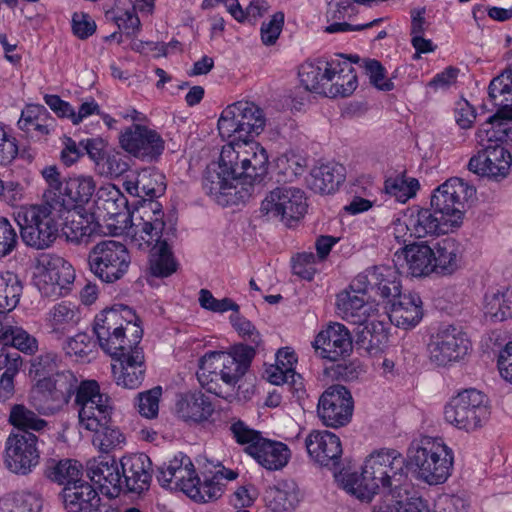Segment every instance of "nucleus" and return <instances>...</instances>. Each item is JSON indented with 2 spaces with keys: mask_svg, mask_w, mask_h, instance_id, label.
<instances>
[{
  "mask_svg": "<svg viewBox=\"0 0 512 512\" xmlns=\"http://www.w3.org/2000/svg\"><path fill=\"white\" fill-rule=\"evenodd\" d=\"M267 166L268 155L262 146L236 150L233 144H226L219 160L206 167L202 186L221 206L245 203L254 192V184L266 174Z\"/></svg>",
  "mask_w": 512,
  "mask_h": 512,
  "instance_id": "f257e3e1",
  "label": "nucleus"
},
{
  "mask_svg": "<svg viewBox=\"0 0 512 512\" xmlns=\"http://www.w3.org/2000/svg\"><path fill=\"white\" fill-rule=\"evenodd\" d=\"M266 118L263 110L250 101H237L228 105L218 119L222 138L233 144L236 150L249 149L258 143H250L264 130Z\"/></svg>",
  "mask_w": 512,
  "mask_h": 512,
  "instance_id": "f03ea898",
  "label": "nucleus"
},
{
  "mask_svg": "<svg viewBox=\"0 0 512 512\" xmlns=\"http://www.w3.org/2000/svg\"><path fill=\"white\" fill-rule=\"evenodd\" d=\"M407 456L418 477L429 485L442 484L451 475L454 454L441 438L423 436L412 441Z\"/></svg>",
  "mask_w": 512,
  "mask_h": 512,
  "instance_id": "7ed1b4c3",
  "label": "nucleus"
},
{
  "mask_svg": "<svg viewBox=\"0 0 512 512\" xmlns=\"http://www.w3.org/2000/svg\"><path fill=\"white\" fill-rule=\"evenodd\" d=\"M134 240L143 241L151 246L149 270L155 277H168L177 270V262L173 257L171 246L176 238V228L166 227L163 219H144L136 223Z\"/></svg>",
  "mask_w": 512,
  "mask_h": 512,
  "instance_id": "20e7f679",
  "label": "nucleus"
},
{
  "mask_svg": "<svg viewBox=\"0 0 512 512\" xmlns=\"http://www.w3.org/2000/svg\"><path fill=\"white\" fill-rule=\"evenodd\" d=\"M17 222L22 241L37 250L49 248L57 239L61 226L56 206L50 202L23 208L18 213Z\"/></svg>",
  "mask_w": 512,
  "mask_h": 512,
  "instance_id": "39448f33",
  "label": "nucleus"
},
{
  "mask_svg": "<svg viewBox=\"0 0 512 512\" xmlns=\"http://www.w3.org/2000/svg\"><path fill=\"white\" fill-rule=\"evenodd\" d=\"M93 332L99 346L109 355L116 354L118 351L131 350V347L139 345L143 336L140 325L124 327L121 315L111 308L96 315Z\"/></svg>",
  "mask_w": 512,
  "mask_h": 512,
  "instance_id": "423d86ee",
  "label": "nucleus"
},
{
  "mask_svg": "<svg viewBox=\"0 0 512 512\" xmlns=\"http://www.w3.org/2000/svg\"><path fill=\"white\" fill-rule=\"evenodd\" d=\"M444 416L458 429L474 431L482 427L490 416L488 398L475 388L465 389L446 404Z\"/></svg>",
  "mask_w": 512,
  "mask_h": 512,
  "instance_id": "0eeeda50",
  "label": "nucleus"
},
{
  "mask_svg": "<svg viewBox=\"0 0 512 512\" xmlns=\"http://www.w3.org/2000/svg\"><path fill=\"white\" fill-rule=\"evenodd\" d=\"M82 382L71 371L55 373L52 377L39 378L33 390V405L39 414L52 415L67 404L72 395L77 397Z\"/></svg>",
  "mask_w": 512,
  "mask_h": 512,
  "instance_id": "6e6552de",
  "label": "nucleus"
},
{
  "mask_svg": "<svg viewBox=\"0 0 512 512\" xmlns=\"http://www.w3.org/2000/svg\"><path fill=\"white\" fill-rule=\"evenodd\" d=\"M88 264L90 271L102 282L114 283L128 272L131 256L122 242L102 240L89 251Z\"/></svg>",
  "mask_w": 512,
  "mask_h": 512,
  "instance_id": "1a4fd4ad",
  "label": "nucleus"
},
{
  "mask_svg": "<svg viewBox=\"0 0 512 512\" xmlns=\"http://www.w3.org/2000/svg\"><path fill=\"white\" fill-rule=\"evenodd\" d=\"M165 176L155 170L144 169L135 177L127 179L123 186L128 194L137 198L134 203L139 222L144 219H163L162 205L155 198L164 194Z\"/></svg>",
  "mask_w": 512,
  "mask_h": 512,
  "instance_id": "9d476101",
  "label": "nucleus"
},
{
  "mask_svg": "<svg viewBox=\"0 0 512 512\" xmlns=\"http://www.w3.org/2000/svg\"><path fill=\"white\" fill-rule=\"evenodd\" d=\"M75 405L78 409V424L82 429L93 432L112 420V399L100 392V386L95 380L82 381Z\"/></svg>",
  "mask_w": 512,
  "mask_h": 512,
  "instance_id": "9b49d317",
  "label": "nucleus"
},
{
  "mask_svg": "<svg viewBox=\"0 0 512 512\" xmlns=\"http://www.w3.org/2000/svg\"><path fill=\"white\" fill-rule=\"evenodd\" d=\"M476 193L473 186L461 178L453 177L436 188L431 196V208L438 213L444 222L458 227L463 220L465 202Z\"/></svg>",
  "mask_w": 512,
  "mask_h": 512,
  "instance_id": "f8f14e48",
  "label": "nucleus"
},
{
  "mask_svg": "<svg viewBox=\"0 0 512 512\" xmlns=\"http://www.w3.org/2000/svg\"><path fill=\"white\" fill-rule=\"evenodd\" d=\"M471 343L461 327L442 325L431 336L428 344L430 361L438 366H446L467 355Z\"/></svg>",
  "mask_w": 512,
  "mask_h": 512,
  "instance_id": "ddd939ff",
  "label": "nucleus"
},
{
  "mask_svg": "<svg viewBox=\"0 0 512 512\" xmlns=\"http://www.w3.org/2000/svg\"><path fill=\"white\" fill-rule=\"evenodd\" d=\"M307 210L304 192L296 187L283 186L272 190L261 203L260 211L268 217H280L286 225L301 219Z\"/></svg>",
  "mask_w": 512,
  "mask_h": 512,
  "instance_id": "4468645a",
  "label": "nucleus"
},
{
  "mask_svg": "<svg viewBox=\"0 0 512 512\" xmlns=\"http://www.w3.org/2000/svg\"><path fill=\"white\" fill-rule=\"evenodd\" d=\"M388 458L381 456V451L372 452L365 460L360 475L348 474L344 481L347 492L361 501H371L380 486L384 485V468Z\"/></svg>",
  "mask_w": 512,
  "mask_h": 512,
  "instance_id": "2eb2a0df",
  "label": "nucleus"
},
{
  "mask_svg": "<svg viewBox=\"0 0 512 512\" xmlns=\"http://www.w3.org/2000/svg\"><path fill=\"white\" fill-rule=\"evenodd\" d=\"M38 437L32 432L11 433L5 443L4 463L15 474L27 475L40 459Z\"/></svg>",
  "mask_w": 512,
  "mask_h": 512,
  "instance_id": "dca6fc26",
  "label": "nucleus"
},
{
  "mask_svg": "<svg viewBox=\"0 0 512 512\" xmlns=\"http://www.w3.org/2000/svg\"><path fill=\"white\" fill-rule=\"evenodd\" d=\"M43 270L37 278V287L42 296L58 298L66 295L75 280L72 265L57 255H46L41 261Z\"/></svg>",
  "mask_w": 512,
  "mask_h": 512,
  "instance_id": "f3484780",
  "label": "nucleus"
},
{
  "mask_svg": "<svg viewBox=\"0 0 512 512\" xmlns=\"http://www.w3.org/2000/svg\"><path fill=\"white\" fill-rule=\"evenodd\" d=\"M353 409L351 392L345 386L332 385L320 396L317 414L326 427L340 428L351 421Z\"/></svg>",
  "mask_w": 512,
  "mask_h": 512,
  "instance_id": "a211bd4d",
  "label": "nucleus"
},
{
  "mask_svg": "<svg viewBox=\"0 0 512 512\" xmlns=\"http://www.w3.org/2000/svg\"><path fill=\"white\" fill-rule=\"evenodd\" d=\"M119 143L124 151L142 160H156L164 151V140L160 134L140 124L125 128L119 136Z\"/></svg>",
  "mask_w": 512,
  "mask_h": 512,
  "instance_id": "6ab92c4d",
  "label": "nucleus"
},
{
  "mask_svg": "<svg viewBox=\"0 0 512 512\" xmlns=\"http://www.w3.org/2000/svg\"><path fill=\"white\" fill-rule=\"evenodd\" d=\"M468 162L469 171L481 177L500 182L505 179L512 165L511 153L501 144L485 145Z\"/></svg>",
  "mask_w": 512,
  "mask_h": 512,
  "instance_id": "aec40b11",
  "label": "nucleus"
},
{
  "mask_svg": "<svg viewBox=\"0 0 512 512\" xmlns=\"http://www.w3.org/2000/svg\"><path fill=\"white\" fill-rule=\"evenodd\" d=\"M357 290L375 292L389 303L401 293L400 276L394 267L379 265L367 268L353 279Z\"/></svg>",
  "mask_w": 512,
  "mask_h": 512,
  "instance_id": "412c9836",
  "label": "nucleus"
},
{
  "mask_svg": "<svg viewBox=\"0 0 512 512\" xmlns=\"http://www.w3.org/2000/svg\"><path fill=\"white\" fill-rule=\"evenodd\" d=\"M110 356L113 360L111 368L115 383L126 389L139 388L146 372L144 354L139 345Z\"/></svg>",
  "mask_w": 512,
  "mask_h": 512,
  "instance_id": "4be33fe9",
  "label": "nucleus"
},
{
  "mask_svg": "<svg viewBox=\"0 0 512 512\" xmlns=\"http://www.w3.org/2000/svg\"><path fill=\"white\" fill-rule=\"evenodd\" d=\"M305 446L315 463L329 469L339 468L343 450L336 434L327 430H313L306 437Z\"/></svg>",
  "mask_w": 512,
  "mask_h": 512,
  "instance_id": "5701e85b",
  "label": "nucleus"
},
{
  "mask_svg": "<svg viewBox=\"0 0 512 512\" xmlns=\"http://www.w3.org/2000/svg\"><path fill=\"white\" fill-rule=\"evenodd\" d=\"M433 209L420 208L414 206L407 210L405 214V221L403 223L395 224V237L400 238L398 233L405 229L410 232V236L415 238H424L426 236L438 235L445 233V228L448 223L444 222L441 216H437Z\"/></svg>",
  "mask_w": 512,
  "mask_h": 512,
  "instance_id": "b1692460",
  "label": "nucleus"
},
{
  "mask_svg": "<svg viewBox=\"0 0 512 512\" xmlns=\"http://www.w3.org/2000/svg\"><path fill=\"white\" fill-rule=\"evenodd\" d=\"M312 346L318 356L333 362L349 355L353 349L350 332L341 323H333L320 331Z\"/></svg>",
  "mask_w": 512,
  "mask_h": 512,
  "instance_id": "393cba45",
  "label": "nucleus"
},
{
  "mask_svg": "<svg viewBox=\"0 0 512 512\" xmlns=\"http://www.w3.org/2000/svg\"><path fill=\"white\" fill-rule=\"evenodd\" d=\"M121 476L129 492L142 493L149 489L152 478V462L144 454L124 456L120 460Z\"/></svg>",
  "mask_w": 512,
  "mask_h": 512,
  "instance_id": "a878e982",
  "label": "nucleus"
},
{
  "mask_svg": "<svg viewBox=\"0 0 512 512\" xmlns=\"http://www.w3.org/2000/svg\"><path fill=\"white\" fill-rule=\"evenodd\" d=\"M96 189V183L92 176H73L64 182V187L55 199V206L70 211L82 208L87 204Z\"/></svg>",
  "mask_w": 512,
  "mask_h": 512,
  "instance_id": "bb28decb",
  "label": "nucleus"
},
{
  "mask_svg": "<svg viewBox=\"0 0 512 512\" xmlns=\"http://www.w3.org/2000/svg\"><path fill=\"white\" fill-rule=\"evenodd\" d=\"M389 304V319L399 328H414L423 317L422 300L416 293L401 292Z\"/></svg>",
  "mask_w": 512,
  "mask_h": 512,
  "instance_id": "cd10ccee",
  "label": "nucleus"
},
{
  "mask_svg": "<svg viewBox=\"0 0 512 512\" xmlns=\"http://www.w3.org/2000/svg\"><path fill=\"white\" fill-rule=\"evenodd\" d=\"M499 105V110L489 116L477 130L476 137L481 146L501 144L510 138L509 121L512 120V106L503 102Z\"/></svg>",
  "mask_w": 512,
  "mask_h": 512,
  "instance_id": "c85d7f7f",
  "label": "nucleus"
},
{
  "mask_svg": "<svg viewBox=\"0 0 512 512\" xmlns=\"http://www.w3.org/2000/svg\"><path fill=\"white\" fill-rule=\"evenodd\" d=\"M339 61L305 62L299 67L298 76L305 90L327 95L330 82L335 79Z\"/></svg>",
  "mask_w": 512,
  "mask_h": 512,
  "instance_id": "c756f323",
  "label": "nucleus"
},
{
  "mask_svg": "<svg viewBox=\"0 0 512 512\" xmlns=\"http://www.w3.org/2000/svg\"><path fill=\"white\" fill-rule=\"evenodd\" d=\"M381 456L388 458L387 466L384 468L383 488L389 489L393 498H402V495H409L408 477L405 472V457L395 449H380Z\"/></svg>",
  "mask_w": 512,
  "mask_h": 512,
  "instance_id": "7c9ffc66",
  "label": "nucleus"
},
{
  "mask_svg": "<svg viewBox=\"0 0 512 512\" xmlns=\"http://www.w3.org/2000/svg\"><path fill=\"white\" fill-rule=\"evenodd\" d=\"M381 456L388 458L387 466L384 468L383 488L389 489L393 498H402V495H409L408 477L405 472V457L395 449H380Z\"/></svg>",
  "mask_w": 512,
  "mask_h": 512,
  "instance_id": "2f4dec72",
  "label": "nucleus"
},
{
  "mask_svg": "<svg viewBox=\"0 0 512 512\" xmlns=\"http://www.w3.org/2000/svg\"><path fill=\"white\" fill-rule=\"evenodd\" d=\"M98 209L106 211L108 220L116 221L117 223L131 222L132 235L134 236L135 224L139 223V214L136 210L129 214L127 208V199L122 195L119 189L114 185L103 187L99 190Z\"/></svg>",
  "mask_w": 512,
  "mask_h": 512,
  "instance_id": "473e14b6",
  "label": "nucleus"
},
{
  "mask_svg": "<svg viewBox=\"0 0 512 512\" xmlns=\"http://www.w3.org/2000/svg\"><path fill=\"white\" fill-rule=\"evenodd\" d=\"M87 475L92 482L99 485L102 493L111 497L120 493L123 481L114 458L110 462L101 458L89 461Z\"/></svg>",
  "mask_w": 512,
  "mask_h": 512,
  "instance_id": "72a5a7b5",
  "label": "nucleus"
},
{
  "mask_svg": "<svg viewBox=\"0 0 512 512\" xmlns=\"http://www.w3.org/2000/svg\"><path fill=\"white\" fill-rule=\"evenodd\" d=\"M368 292V290H357L353 287L352 281L349 289L337 295V310L344 320L360 326L367 320L371 310V306L365 300Z\"/></svg>",
  "mask_w": 512,
  "mask_h": 512,
  "instance_id": "f704fd0d",
  "label": "nucleus"
},
{
  "mask_svg": "<svg viewBox=\"0 0 512 512\" xmlns=\"http://www.w3.org/2000/svg\"><path fill=\"white\" fill-rule=\"evenodd\" d=\"M228 363L230 362L225 360V351H210L200 358L197 379L209 393L223 397L219 381H222L223 368Z\"/></svg>",
  "mask_w": 512,
  "mask_h": 512,
  "instance_id": "c9c22d12",
  "label": "nucleus"
},
{
  "mask_svg": "<svg viewBox=\"0 0 512 512\" xmlns=\"http://www.w3.org/2000/svg\"><path fill=\"white\" fill-rule=\"evenodd\" d=\"M61 496L67 512H101L98 492L87 482L64 487Z\"/></svg>",
  "mask_w": 512,
  "mask_h": 512,
  "instance_id": "e433bc0d",
  "label": "nucleus"
},
{
  "mask_svg": "<svg viewBox=\"0 0 512 512\" xmlns=\"http://www.w3.org/2000/svg\"><path fill=\"white\" fill-rule=\"evenodd\" d=\"M435 272L441 275H452L463 265L464 247L452 237L436 242L433 247Z\"/></svg>",
  "mask_w": 512,
  "mask_h": 512,
  "instance_id": "4c0bfd02",
  "label": "nucleus"
},
{
  "mask_svg": "<svg viewBox=\"0 0 512 512\" xmlns=\"http://www.w3.org/2000/svg\"><path fill=\"white\" fill-rule=\"evenodd\" d=\"M255 355L256 351L252 345L240 343L232 346L228 352H225V360L228 358L231 363L223 368L222 382L229 387H234L249 369Z\"/></svg>",
  "mask_w": 512,
  "mask_h": 512,
  "instance_id": "58836bf2",
  "label": "nucleus"
},
{
  "mask_svg": "<svg viewBox=\"0 0 512 512\" xmlns=\"http://www.w3.org/2000/svg\"><path fill=\"white\" fill-rule=\"evenodd\" d=\"M482 310L492 322L512 318V290L505 285L489 287L483 296Z\"/></svg>",
  "mask_w": 512,
  "mask_h": 512,
  "instance_id": "ea45409f",
  "label": "nucleus"
},
{
  "mask_svg": "<svg viewBox=\"0 0 512 512\" xmlns=\"http://www.w3.org/2000/svg\"><path fill=\"white\" fill-rule=\"evenodd\" d=\"M252 456L258 464L269 471L281 470L291 457L288 446L280 441L262 438L258 445L252 446Z\"/></svg>",
  "mask_w": 512,
  "mask_h": 512,
  "instance_id": "a19ab883",
  "label": "nucleus"
},
{
  "mask_svg": "<svg viewBox=\"0 0 512 512\" xmlns=\"http://www.w3.org/2000/svg\"><path fill=\"white\" fill-rule=\"evenodd\" d=\"M55 120L43 105H27L21 112L18 128L31 137L41 138L54 129Z\"/></svg>",
  "mask_w": 512,
  "mask_h": 512,
  "instance_id": "79ce46f5",
  "label": "nucleus"
},
{
  "mask_svg": "<svg viewBox=\"0 0 512 512\" xmlns=\"http://www.w3.org/2000/svg\"><path fill=\"white\" fill-rule=\"evenodd\" d=\"M355 344L358 349H362L370 355L378 354L383 350L388 342V328L382 321L368 319L360 324H356Z\"/></svg>",
  "mask_w": 512,
  "mask_h": 512,
  "instance_id": "37998d69",
  "label": "nucleus"
},
{
  "mask_svg": "<svg viewBox=\"0 0 512 512\" xmlns=\"http://www.w3.org/2000/svg\"><path fill=\"white\" fill-rule=\"evenodd\" d=\"M176 412L186 422L203 423L211 419L214 406L208 396L202 392H195L177 402Z\"/></svg>",
  "mask_w": 512,
  "mask_h": 512,
  "instance_id": "c03bdc74",
  "label": "nucleus"
},
{
  "mask_svg": "<svg viewBox=\"0 0 512 512\" xmlns=\"http://www.w3.org/2000/svg\"><path fill=\"white\" fill-rule=\"evenodd\" d=\"M345 180V167L339 163H326L314 167L308 180L312 190L321 194H330L338 189Z\"/></svg>",
  "mask_w": 512,
  "mask_h": 512,
  "instance_id": "a18cd8bd",
  "label": "nucleus"
},
{
  "mask_svg": "<svg viewBox=\"0 0 512 512\" xmlns=\"http://www.w3.org/2000/svg\"><path fill=\"white\" fill-rule=\"evenodd\" d=\"M405 260L410 273L415 277L429 275L435 272V257L433 248L426 242L406 245L403 248Z\"/></svg>",
  "mask_w": 512,
  "mask_h": 512,
  "instance_id": "49530a36",
  "label": "nucleus"
},
{
  "mask_svg": "<svg viewBox=\"0 0 512 512\" xmlns=\"http://www.w3.org/2000/svg\"><path fill=\"white\" fill-rule=\"evenodd\" d=\"M265 501L275 512L291 510L299 502V492L295 483L282 482L266 490Z\"/></svg>",
  "mask_w": 512,
  "mask_h": 512,
  "instance_id": "de8ad7c7",
  "label": "nucleus"
},
{
  "mask_svg": "<svg viewBox=\"0 0 512 512\" xmlns=\"http://www.w3.org/2000/svg\"><path fill=\"white\" fill-rule=\"evenodd\" d=\"M93 433L92 443L102 453L109 454L122 449L126 444L125 435L112 420Z\"/></svg>",
  "mask_w": 512,
  "mask_h": 512,
  "instance_id": "09e8293b",
  "label": "nucleus"
},
{
  "mask_svg": "<svg viewBox=\"0 0 512 512\" xmlns=\"http://www.w3.org/2000/svg\"><path fill=\"white\" fill-rule=\"evenodd\" d=\"M79 322V312L70 302H61L53 306L49 312V325L52 332L64 334Z\"/></svg>",
  "mask_w": 512,
  "mask_h": 512,
  "instance_id": "8fccbe9b",
  "label": "nucleus"
},
{
  "mask_svg": "<svg viewBox=\"0 0 512 512\" xmlns=\"http://www.w3.org/2000/svg\"><path fill=\"white\" fill-rule=\"evenodd\" d=\"M22 284L17 275L6 272L0 274V313L12 311L19 303Z\"/></svg>",
  "mask_w": 512,
  "mask_h": 512,
  "instance_id": "3c124183",
  "label": "nucleus"
},
{
  "mask_svg": "<svg viewBox=\"0 0 512 512\" xmlns=\"http://www.w3.org/2000/svg\"><path fill=\"white\" fill-rule=\"evenodd\" d=\"M9 423L17 428L19 432L43 431L48 422L39 418L32 410L22 404L12 406L9 414Z\"/></svg>",
  "mask_w": 512,
  "mask_h": 512,
  "instance_id": "603ef678",
  "label": "nucleus"
},
{
  "mask_svg": "<svg viewBox=\"0 0 512 512\" xmlns=\"http://www.w3.org/2000/svg\"><path fill=\"white\" fill-rule=\"evenodd\" d=\"M169 473L174 479L175 488H179L185 493L190 483H197L195 481L197 474L191 459L181 452L170 461Z\"/></svg>",
  "mask_w": 512,
  "mask_h": 512,
  "instance_id": "864d4df0",
  "label": "nucleus"
},
{
  "mask_svg": "<svg viewBox=\"0 0 512 512\" xmlns=\"http://www.w3.org/2000/svg\"><path fill=\"white\" fill-rule=\"evenodd\" d=\"M384 188L387 194L395 197L397 201L405 203L416 195L420 184L416 178L406 177L403 173L386 179Z\"/></svg>",
  "mask_w": 512,
  "mask_h": 512,
  "instance_id": "5fc2aeb1",
  "label": "nucleus"
},
{
  "mask_svg": "<svg viewBox=\"0 0 512 512\" xmlns=\"http://www.w3.org/2000/svg\"><path fill=\"white\" fill-rule=\"evenodd\" d=\"M47 475L52 481L63 484L65 487L72 486L81 481L82 465L72 459L60 460L49 469Z\"/></svg>",
  "mask_w": 512,
  "mask_h": 512,
  "instance_id": "6e6d98bb",
  "label": "nucleus"
},
{
  "mask_svg": "<svg viewBox=\"0 0 512 512\" xmlns=\"http://www.w3.org/2000/svg\"><path fill=\"white\" fill-rule=\"evenodd\" d=\"M337 67L336 81L330 84L327 90L329 97L342 96L346 97L351 95L357 88V76L354 74L353 68L346 62Z\"/></svg>",
  "mask_w": 512,
  "mask_h": 512,
  "instance_id": "4d7b16f0",
  "label": "nucleus"
},
{
  "mask_svg": "<svg viewBox=\"0 0 512 512\" xmlns=\"http://www.w3.org/2000/svg\"><path fill=\"white\" fill-rule=\"evenodd\" d=\"M2 501L4 505L11 507V512H39L41 508L39 497L25 490L7 493Z\"/></svg>",
  "mask_w": 512,
  "mask_h": 512,
  "instance_id": "13d9d810",
  "label": "nucleus"
},
{
  "mask_svg": "<svg viewBox=\"0 0 512 512\" xmlns=\"http://www.w3.org/2000/svg\"><path fill=\"white\" fill-rule=\"evenodd\" d=\"M372 512H429L420 498L402 495L389 502L383 501L373 506Z\"/></svg>",
  "mask_w": 512,
  "mask_h": 512,
  "instance_id": "bf43d9fd",
  "label": "nucleus"
},
{
  "mask_svg": "<svg viewBox=\"0 0 512 512\" xmlns=\"http://www.w3.org/2000/svg\"><path fill=\"white\" fill-rule=\"evenodd\" d=\"M101 162H97L99 174L118 177L129 170V157L118 150H108Z\"/></svg>",
  "mask_w": 512,
  "mask_h": 512,
  "instance_id": "052dcab7",
  "label": "nucleus"
},
{
  "mask_svg": "<svg viewBox=\"0 0 512 512\" xmlns=\"http://www.w3.org/2000/svg\"><path fill=\"white\" fill-rule=\"evenodd\" d=\"M1 343L9 346L10 350L16 349L22 352H33L36 348V340L22 329L9 327L1 335Z\"/></svg>",
  "mask_w": 512,
  "mask_h": 512,
  "instance_id": "680f3d73",
  "label": "nucleus"
},
{
  "mask_svg": "<svg viewBox=\"0 0 512 512\" xmlns=\"http://www.w3.org/2000/svg\"><path fill=\"white\" fill-rule=\"evenodd\" d=\"M65 350L69 356L89 361V356L96 351V343L87 333H78L67 341Z\"/></svg>",
  "mask_w": 512,
  "mask_h": 512,
  "instance_id": "e2e57ef3",
  "label": "nucleus"
},
{
  "mask_svg": "<svg viewBox=\"0 0 512 512\" xmlns=\"http://www.w3.org/2000/svg\"><path fill=\"white\" fill-rule=\"evenodd\" d=\"M230 431L238 444L246 446L245 452L249 455L252 453V446L258 445L263 438L259 431L250 428L242 420L232 423Z\"/></svg>",
  "mask_w": 512,
  "mask_h": 512,
  "instance_id": "0e129e2a",
  "label": "nucleus"
},
{
  "mask_svg": "<svg viewBox=\"0 0 512 512\" xmlns=\"http://www.w3.org/2000/svg\"><path fill=\"white\" fill-rule=\"evenodd\" d=\"M198 301L203 309L214 313H224L229 310L238 312L240 309L239 305L232 299L227 297L216 299L208 289H201L199 291Z\"/></svg>",
  "mask_w": 512,
  "mask_h": 512,
  "instance_id": "69168bd1",
  "label": "nucleus"
},
{
  "mask_svg": "<svg viewBox=\"0 0 512 512\" xmlns=\"http://www.w3.org/2000/svg\"><path fill=\"white\" fill-rule=\"evenodd\" d=\"M19 245V236L13 224L0 217V259L11 255Z\"/></svg>",
  "mask_w": 512,
  "mask_h": 512,
  "instance_id": "338daca9",
  "label": "nucleus"
},
{
  "mask_svg": "<svg viewBox=\"0 0 512 512\" xmlns=\"http://www.w3.org/2000/svg\"><path fill=\"white\" fill-rule=\"evenodd\" d=\"M498 95L504 96V100L501 102L512 106V66L495 77L489 84V97L495 100Z\"/></svg>",
  "mask_w": 512,
  "mask_h": 512,
  "instance_id": "774afa93",
  "label": "nucleus"
}]
</instances>
